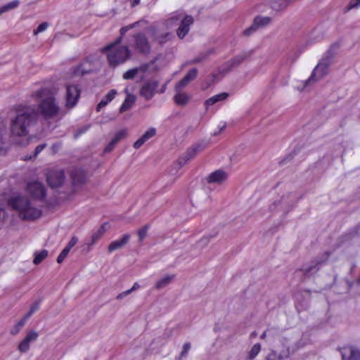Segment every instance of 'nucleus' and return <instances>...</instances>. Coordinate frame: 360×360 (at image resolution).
Segmentation results:
<instances>
[{
  "mask_svg": "<svg viewBox=\"0 0 360 360\" xmlns=\"http://www.w3.org/2000/svg\"><path fill=\"white\" fill-rule=\"evenodd\" d=\"M65 174L63 170H53L48 173L46 181L50 187H60L64 182Z\"/></svg>",
  "mask_w": 360,
  "mask_h": 360,
  "instance_id": "nucleus-10",
  "label": "nucleus"
},
{
  "mask_svg": "<svg viewBox=\"0 0 360 360\" xmlns=\"http://www.w3.org/2000/svg\"><path fill=\"white\" fill-rule=\"evenodd\" d=\"M271 19L269 17L257 16L254 19V22L257 28L264 27L270 23Z\"/></svg>",
  "mask_w": 360,
  "mask_h": 360,
  "instance_id": "nucleus-33",
  "label": "nucleus"
},
{
  "mask_svg": "<svg viewBox=\"0 0 360 360\" xmlns=\"http://www.w3.org/2000/svg\"><path fill=\"white\" fill-rule=\"evenodd\" d=\"M40 302V300H37L31 305L29 311L25 316L27 319H29L34 312H36L39 309Z\"/></svg>",
  "mask_w": 360,
  "mask_h": 360,
  "instance_id": "nucleus-41",
  "label": "nucleus"
},
{
  "mask_svg": "<svg viewBox=\"0 0 360 360\" xmlns=\"http://www.w3.org/2000/svg\"><path fill=\"white\" fill-rule=\"evenodd\" d=\"M38 338V333L35 331H30L27 333V335L25 336V338L23 339L26 342H27L29 344H30L31 342L35 341Z\"/></svg>",
  "mask_w": 360,
  "mask_h": 360,
  "instance_id": "nucleus-43",
  "label": "nucleus"
},
{
  "mask_svg": "<svg viewBox=\"0 0 360 360\" xmlns=\"http://www.w3.org/2000/svg\"><path fill=\"white\" fill-rule=\"evenodd\" d=\"M175 278V275H167L158 281L155 288L158 290L162 289L167 286Z\"/></svg>",
  "mask_w": 360,
  "mask_h": 360,
  "instance_id": "nucleus-31",
  "label": "nucleus"
},
{
  "mask_svg": "<svg viewBox=\"0 0 360 360\" xmlns=\"http://www.w3.org/2000/svg\"><path fill=\"white\" fill-rule=\"evenodd\" d=\"M108 223H103L99 229L92 234L91 237V241L88 243L89 245H94L97 240L104 234V233L107 231L108 228Z\"/></svg>",
  "mask_w": 360,
  "mask_h": 360,
  "instance_id": "nucleus-26",
  "label": "nucleus"
},
{
  "mask_svg": "<svg viewBox=\"0 0 360 360\" xmlns=\"http://www.w3.org/2000/svg\"><path fill=\"white\" fill-rule=\"evenodd\" d=\"M191 347V345L190 342L184 343L183 345L182 351L178 358V360H182L183 358L186 357Z\"/></svg>",
  "mask_w": 360,
  "mask_h": 360,
  "instance_id": "nucleus-42",
  "label": "nucleus"
},
{
  "mask_svg": "<svg viewBox=\"0 0 360 360\" xmlns=\"http://www.w3.org/2000/svg\"><path fill=\"white\" fill-rule=\"evenodd\" d=\"M80 89L78 85L71 84L66 86V106L73 108L77 103L80 96Z\"/></svg>",
  "mask_w": 360,
  "mask_h": 360,
  "instance_id": "nucleus-9",
  "label": "nucleus"
},
{
  "mask_svg": "<svg viewBox=\"0 0 360 360\" xmlns=\"http://www.w3.org/2000/svg\"><path fill=\"white\" fill-rule=\"evenodd\" d=\"M214 53L213 49H210L205 52L201 53L199 56L192 60L191 63L195 64L205 60L210 54Z\"/></svg>",
  "mask_w": 360,
  "mask_h": 360,
  "instance_id": "nucleus-36",
  "label": "nucleus"
},
{
  "mask_svg": "<svg viewBox=\"0 0 360 360\" xmlns=\"http://www.w3.org/2000/svg\"><path fill=\"white\" fill-rule=\"evenodd\" d=\"M30 349V344L25 340H22L18 345V349L20 352H26Z\"/></svg>",
  "mask_w": 360,
  "mask_h": 360,
  "instance_id": "nucleus-50",
  "label": "nucleus"
},
{
  "mask_svg": "<svg viewBox=\"0 0 360 360\" xmlns=\"http://www.w3.org/2000/svg\"><path fill=\"white\" fill-rule=\"evenodd\" d=\"M32 96L40 100V103L37 108L34 105H19L16 107L15 115L11 120L10 130L13 136H26L29 128L37 122L39 114L45 120H49L56 117L60 112V107L49 89H41L33 93Z\"/></svg>",
  "mask_w": 360,
  "mask_h": 360,
  "instance_id": "nucleus-1",
  "label": "nucleus"
},
{
  "mask_svg": "<svg viewBox=\"0 0 360 360\" xmlns=\"http://www.w3.org/2000/svg\"><path fill=\"white\" fill-rule=\"evenodd\" d=\"M27 192L33 199L43 201L46 196L44 186L39 181H32L27 185Z\"/></svg>",
  "mask_w": 360,
  "mask_h": 360,
  "instance_id": "nucleus-8",
  "label": "nucleus"
},
{
  "mask_svg": "<svg viewBox=\"0 0 360 360\" xmlns=\"http://www.w3.org/2000/svg\"><path fill=\"white\" fill-rule=\"evenodd\" d=\"M150 229V224H145L143 227L137 231L139 236V241L141 243L148 234V231Z\"/></svg>",
  "mask_w": 360,
  "mask_h": 360,
  "instance_id": "nucleus-38",
  "label": "nucleus"
},
{
  "mask_svg": "<svg viewBox=\"0 0 360 360\" xmlns=\"http://www.w3.org/2000/svg\"><path fill=\"white\" fill-rule=\"evenodd\" d=\"M140 1L141 0H132L131 1V6L134 7V6L138 5L140 3Z\"/></svg>",
  "mask_w": 360,
  "mask_h": 360,
  "instance_id": "nucleus-61",
  "label": "nucleus"
},
{
  "mask_svg": "<svg viewBox=\"0 0 360 360\" xmlns=\"http://www.w3.org/2000/svg\"><path fill=\"white\" fill-rule=\"evenodd\" d=\"M138 25L139 22H136L134 23L121 27V29L120 30V34L124 37L127 31L135 28Z\"/></svg>",
  "mask_w": 360,
  "mask_h": 360,
  "instance_id": "nucleus-45",
  "label": "nucleus"
},
{
  "mask_svg": "<svg viewBox=\"0 0 360 360\" xmlns=\"http://www.w3.org/2000/svg\"><path fill=\"white\" fill-rule=\"evenodd\" d=\"M176 94L174 96V101L175 103L178 105H186L191 97L188 94L184 92H181V91H175Z\"/></svg>",
  "mask_w": 360,
  "mask_h": 360,
  "instance_id": "nucleus-25",
  "label": "nucleus"
},
{
  "mask_svg": "<svg viewBox=\"0 0 360 360\" xmlns=\"http://www.w3.org/2000/svg\"><path fill=\"white\" fill-rule=\"evenodd\" d=\"M93 67L91 60L85 59L80 65L75 67L73 70L75 75L83 76L92 72Z\"/></svg>",
  "mask_w": 360,
  "mask_h": 360,
  "instance_id": "nucleus-20",
  "label": "nucleus"
},
{
  "mask_svg": "<svg viewBox=\"0 0 360 360\" xmlns=\"http://www.w3.org/2000/svg\"><path fill=\"white\" fill-rule=\"evenodd\" d=\"M266 338H269V333H266V330L261 335L260 338L264 340Z\"/></svg>",
  "mask_w": 360,
  "mask_h": 360,
  "instance_id": "nucleus-60",
  "label": "nucleus"
},
{
  "mask_svg": "<svg viewBox=\"0 0 360 360\" xmlns=\"http://www.w3.org/2000/svg\"><path fill=\"white\" fill-rule=\"evenodd\" d=\"M156 134V129L153 127L149 128L136 141L133 146L135 149L140 148L144 143Z\"/></svg>",
  "mask_w": 360,
  "mask_h": 360,
  "instance_id": "nucleus-22",
  "label": "nucleus"
},
{
  "mask_svg": "<svg viewBox=\"0 0 360 360\" xmlns=\"http://www.w3.org/2000/svg\"><path fill=\"white\" fill-rule=\"evenodd\" d=\"M20 4L19 0L12 1L0 7V15L5 12L9 11L12 9L17 8Z\"/></svg>",
  "mask_w": 360,
  "mask_h": 360,
  "instance_id": "nucleus-32",
  "label": "nucleus"
},
{
  "mask_svg": "<svg viewBox=\"0 0 360 360\" xmlns=\"http://www.w3.org/2000/svg\"><path fill=\"white\" fill-rule=\"evenodd\" d=\"M127 132L125 130H121L117 132L115 136L112 138V141L117 143L120 140L123 139L126 136Z\"/></svg>",
  "mask_w": 360,
  "mask_h": 360,
  "instance_id": "nucleus-46",
  "label": "nucleus"
},
{
  "mask_svg": "<svg viewBox=\"0 0 360 360\" xmlns=\"http://www.w3.org/2000/svg\"><path fill=\"white\" fill-rule=\"evenodd\" d=\"M194 20L191 15H185L181 20L179 27L176 30V34L181 39H184L190 30V26L193 23Z\"/></svg>",
  "mask_w": 360,
  "mask_h": 360,
  "instance_id": "nucleus-14",
  "label": "nucleus"
},
{
  "mask_svg": "<svg viewBox=\"0 0 360 360\" xmlns=\"http://www.w3.org/2000/svg\"><path fill=\"white\" fill-rule=\"evenodd\" d=\"M78 242V238L76 236H72L68 245H66V248H68L69 250H71Z\"/></svg>",
  "mask_w": 360,
  "mask_h": 360,
  "instance_id": "nucleus-52",
  "label": "nucleus"
},
{
  "mask_svg": "<svg viewBox=\"0 0 360 360\" xmlns=\"http://www.w3.org/2000/svg\"><path fill=\"white\" fill-rule=\"evenodd\" d=\"M48 256V251L46 250H43L39 252L34 253V258L33 259V263L35 265L39 264L44 259Z\"/></svg>",
  "mask_w": 360,
  "mask_h": 360,
  "instance_id": "nucleus-34",
  "label": "nucleus"
},
{
  "mask_svg": "<svg viewBox=\"0 0 360 360\" xmlns=\"http://www.w3.org/2000/svg\"><path fill=\"white\" fill-rule=\"evenodd\" d=\"M165 30H166L160 23H155L147 29L153 41L161 46L171 41L174 37L172 32Z\"/></svg>",
  "mask_w": 360,
  "mask_h": 360,
  "instance_id": "nucleus-5",
  "label": "nucleus"
},
{
  "mask_svg": "<svg viewBox=\"0 0 360 360\" xmlns=\"http://www.w3.org/2000/svg\"><path fill=\"white\" fill-rule=\"evenodd\" d=\"M6 214V212L4 208H0V221L2 219L5 218Z\"/></svg>",
  "mask_w": 360,
  "mask_h": 360,
  "instance_id": "nucleus-59",
  "label": "nucleus"
},
{
  "mask_svg": "<svg viewBox=\"0 0 360 360\" xmlns=\"http://www.w3.org/2000/svg\"><path fill=\"white\" fill-rule=\"evenodd\" d=\"M139 288H140L139 284L138 283H134V285H133L132 288H130L129 290H127L129 291V294H130V293H131L132 292H134V290H136L139 289Z\"/></svg>",
  "mask_w": 360,
  "mask_h": 360,
  "instance_id": "nucleus-57",
  "label": "nucleus"
},
{
  "mask_svg": "<svg viewBox=\"0 0 360 360\" xmlns=\"http://www.w3.org/2000/svg\"><path fill=\"white\" fill-rule=\"evenodd\" d=\"M356 3L354 4L352 1L350 2L349 9L356 8L359 6H360V0H356Z\"/></svg>",
  "mask_w": 360,
  "mask_h": 360,
  "instance_id": "nucleus-58",
  "label": "nucleus"
},
{
  "mask_svg": "<svg viewBox=\"0 0 360 360\" xmlns=\"http://www.w3.org/2000/svg\"><path fill=\"white\" fill-rule=\"evenodd\" d=\"M102 52L106 53L109 65L113 68L124 64L131 57V51L127 45L117 47L112 46L110 49L103 47Z\"/></svg>",
  "mask_w": 360,
  "mask_h": 360,
  "instance_id": "nucleus-3",
  "label": "nucleus"
},
{
  "mask_svg": "<svg viewBox=\"0 0 360 360\" xmlns=\"http://www.w3.org/2000/svg\"><path fill=\"white\" fill-rule=\"evenodd\" d=\"M27 319L25 316L22 317L11 330V334L12 335H17L20 332L21 328L25 326Z\"/></svg>",
  "mask_w": 360,
  "mask_h": 360,
  "instance_id": "nucleus-35",
  "label": "nucleus"
},
{
  "mask_svg": "<svg viewBox=\"0 0 360 360\" xmlns=\"http://www.w3.org/2000/svg\"><path fill=\"white\" fill-rule=\"evenodd\" d=\"M129 295V292L128 290H126V291H124L120 294H118L116 297V299L117 300H122L123 297H124L125 296Z\"/></svg>",
  "mask_w": 360,
  "mask_h": 360,
  "instance_id": "nucleus-56",
  "label": "nucleus"
},
{
  "mask_svg": "<svg viewBox=\"0 0 360 360\" xmlns=\"http://www.w3.org/2000/svg\"><path fill=\"white\" fill-rule=\"evenodd\" d=\"M198 70L195 68L191 69L176 84L175 91H182L188 83L196 78Z\"/></svg>",
  "mask_w": 360,
  "mask_h": 360,
  "instance_id": "nucleus-18",
  "label": "nucleus"
},
{
  "mask_svg": "<svg viewBox=\"0 0 360 360\" xmlns=\"http://www.w3.org/2000/svg\"><path fill=\"white\" fill-rule=\"evenodd\" d=\"M116 144L117 143L115 142H114L112 140H111V141L104 148V150H103L104 153H108L111 152L114 149Z\"/></svg>",
  "mask_w": 360,
  "mask_h": 360,
  "instance_id": "nucleus-53",
  "label": "nucleus"
},
{
  "mask_svg": "<svg viewBox=\"0 0 360 360\" xmlns=\"http://www.w3.org/2000/svg\"><path fill=\"white\" fill-rule=\"evenodd\" d=\"M165 85L162 86V89L160 91V93H163L165 91Z\"/></svg>",
  "mask_w": 360,
  "mask_h": 360,
  "instance_id": "nucleus-63",
  "label": "nucleus"
},
{
  "mask_svg": "<svg viewBox=\"0 0 360 360\" xmlns=\"http://www.w3.org/2000/svg\"><path fill=\"white\" fill-rule=\"evenodd\" d=\"M342 360H360V349L353 346H345L340 349Z\"/></svg>",
  "mask_w": 360,
  "mask_h": 360,
  "instance_id": "nucleus-15",
  "label": "nucleus"
},
{
  "mask_svg": "<svg viewBox=\"0 0 360 360\" xmlns=\"http://www.w3.org/2000/svg\"><path fill=\"white\" fill-rule=\"evenodd\" d=\"M123 37H124L123 36L120 34V36L113 42L109 44L108 45L105 46V47H106V49H110V48H112V46H113V47L124 46V45H121V43L123 40Z\"/></svg>",
  "mask_w": 360,
  "mask_h": 360,
  "instance_id": "nucleus-44",
  "label": "nucleus"
},
{
  "mask_svg": "<svg viewBox=\"0 0 360 360\" xmlns=\"http://www.w3.org/2000/svg\"><path fill=\"white\" fill-rule=\"evenodd\" d=\"M61 146H62V144L60 142L56 143L53 144L51 146L53 153H56L58 151V150L60 148Z\"/></svg>",
  "mask_w": 360,
  "mask_h": 360,
  "instance_id": "nucleus-54",
  "label": "nucleus"
},
{
  "mask_svg": "<svg viewBox=\"0 0 360 360\" xmlns=\"http://www.w3.org/2000/svg\"><path fill=\"white\" fill-rule=\"evenodd\" d=\"M158 86L159 82L157 80L147 81L141 88L140 95L146 100L149 101L158 92L157 89Z\"/></svg>",
  "mask_w": 360,
  "mask_h": 360,
  "instance_id": "nucleus-11",
  "label": "nucleus"
},
{
  "mask_svg": "<svg viewBox=\"0 0 360 360\" xmlns=\"http://www.w3.org/2000/svg\"><path fill=\"white\" fill-rule=\"evenodd\" d=\"M330 252L326 251L323 254L324 259H316L311 261L309 264L302 266L298 271H301L304 277H310L316 274L319 270L322 264H323L330 257Z\"/></svg>",
  "mask_w": 360,
  "mask_h": 360,
  "instance_id": "nucleus-7",
  "label": "nucleus"
},
{
  "mask_svg": "<svg viewBox=\"0 0 360 360\" xmlns=\"http://www.w3.org/2000/svg\"><path fill=\"white\" fill-rule=\"evenodd\" d=\"M261 350V345L257 343L252 346L250 351L248 353V359L250 360L254 359Z\"/></svg>",
  "mask_w": 360,
  "mask_h": 360,
  "instance_id": "nucleus-37",
  "label": "nucleus"
},
{
  "mask_svg": "<svg viewBox=\"0 0 360 360\" xmlns=\"http://www.w3.org/2000/svg\"><path fill=\"white\" fill-rule=\"evenodd\" d=\"M282 330L278 327H270L266 329V333H269V339L271 341H274L276 338H278L279 342H281L282 338H285L284 336H282Z\"/></svg>",
  "mask_w": 360,
  "mask_h": 360,
  "instance_id": "nucleus-28",
  "label": "nucleus"
},
{
  "mask_svg": "<svg viewBox=\"0 0 360 360\" xmlns=\"http://www.w3.org/2000/svg\"><path fill=\"white\" fill-rule=\"evenodd\" d=\"M226 127V125L224 124L223 127H221V128L220 129L219 131V132H214V136H217L218 135L221 131H223Z\"/></svg>",
  "mask_w": 360,
  "mask_h": 360,
  "instance_id": "nucleus-62",
  "label": "nucleus"
},
{
  "mask_svg": "<svg viewBox=\"0 0 360 360\" xmlns=\"http://www.w3.org/2000/svg\"><path fill=\"white\" fill-rule=\"evenodd\" d=\"M228 177V174L226 172L222 169H217L207 177V181L209 184H221L224 182Z\"/></svg>",
  "mask_w": 360,
  "mask_h": 360,
  "instance_id": "nucleus-19",
  "label": "nucleus"
},
{
  "mask_svg": "<svg viewBox=\"0 0 360 360\" xmlns=\"http://www.w3.org/2000/svg\"><path fill=\"white\" fill-rule=\"evenodd\" d=\"M257 30H258V28H257V25H255V22L253 21L252 25L243 31V34L245 36L248 37V36L251 35L252 33H254Z\"/></svg>",
  "mask_w": 360,
  "mask_h": 360,
  "instance_id": "nucleus-48",
  "label": "nucleus"
},
{
  "mask_svg": "<svg viewBox=\"0 0 360 360\" xmlns=\"http://www.w3.org/2000/svg\"><path fill=\"white\" fill-rule=\"evenodd\" d=\"M46 147V143H42V144H39L38 145L36 148H35V150H34V155H33V157L34 158H36L37 156V155L41 153L45 148Z\"/></svg>",
  "mask_w": 360,
  "mask_h": 360,
  "instance_id": "nucleus-51",
  "label": "nucleus"
},
{
  "mask_svg": "<svg viewBox=\"0 0 360 360\" xmlns=\"http://www.w3.org/2000/svg\"><path fill=\"white\" fill-rule=\"evenodd\" d=\"M252 53V50L243 51L232 58L230 60L234 68H236V67H238L243 61L250 58Z\"/></svg>",
  "mask_w": 360,
  "mask_h": 360,
  "instance_id": "nucleus-23",
  "label": "nucleus"
},
{
  "mask_svg": "<svg viewBox=\"0 0 360 360\" xmlns=\"http://www.w3.org/2000/svg\"><path fill=\"white\" fill-rule=\"evenodd\" d=\"M70 251V250H69L68 248H65L62 252L60 253V255H58V258H57V262L58 264H60L63 262V260L65 259V258L67 257V255H68L69 252Z\"/></svg>",
  "mask_w": 360,
  "mask_h": 360,
  "instance_id": "nucleus-47",
  "label": "nucleus"
},
{
  "mask_svg": "<svg viewBox=\"0 0 360 360\" xmlns=\"http://www.w3.org/2000/svg\"><path fill=\"white\" fill-rule=\"evenodd\" d=\"M135 101L136 96L133 94H128L124 101L123 102L120 108V112L122 113L130 109L132 105L134 103Z\"/></svg>",
  "mask_w": 360,
  "mask_h": 360,
  "instance_id": "nucleus-30",
  "label": "nucleus"
},
{
  "mask_svg": "<svg viewBox=\"0 0 360 360\" xmlns=\"http://www.w3.org/2000/svg\"><path fill=\"white\" fill-rule=\"evenodd\" d=\"M183 14L181 12L176 11L169 15V16L162 20L160 24L167 30L176 26L181 19Z\"/></svg>",
  "mask_w": 360,
  "mask_h": 360,
  "instance_id": "nucleus-17",
  "label": "nucleus"
},
{
  "mask_svg": "<svg viewBox=\"0 0 360 360\" xmlns=\"http://www.w3.org/2000/svg\"><path fill=\"white\" fill-rule=\"evenodd\" d=\"M117 94V91L115 89H111L100 101L96 106V111L99 112L103 108L106 106Z\"/></svg>",
  "mask_w": 360,
  "mask_h": 360,
  "instance_id": "nucleus-24",
  "label": "nucleus"
},
{
  "mask_svg": "<svg viewBox=\"0 0 360 360\" xmlns=\"http://www.w3.org/2000/svg\"><path fill=\"white\" fill-rule=\"evenodd\" d=\"M234 67L233 66L231 60H228L226 63H224L221 68H219V73L222 74L223 75H225L230 71H231Z\"/></svg>",
  "mask_w": 360,
  "mask_h": 360,
  "instance_id": "nucleus-39",
  "label": "nucleus"
},
{
  "mask_svg": "<svg viewBox=\"0 0 360 360\" xmlns=\"http://www.w3.org/2000/svg\"><path fill=\"white\" fill-rule=\"evenodd\" d=\"M132 47L139 54L148 55L151 51V44L146 36L143 32H139L132 37Z\"/></svg>",
  "mask_w": 360,
  "mask_h": 360,
  "instance_id": "nucleus-6",
  "label": "nucleus"
},
{
  "mask_svg": "<svg viewBox=\"0 0 360 360\" xmlns=\"http://www.w3.org/2000/svg\"><path fill=\"white\" fill-rule=\"evenodd\" d=\"M88 129V127H82V128H79L75 133V137L77 138L79 136H80L82 134L84 133Z\"/></svg>",
  "mask_w": 360,
  "mask_h": 360,
  "instance_id": "nucleus-55",
  "label": "nucleus"
},
{
  "mask_svg": "<svg viewBox=\"0 0 360 360\" xmlns=\"http://www.w3.org/2000/svg\"><path fill=\"white\" fill-rule=\"evenodd\" d=\"M296 0H271V6L276 11L285 9L290 3Z\"/></svg>",
  "mask_w": 360,
  "mask_h": 360,
  "instance_id": "nucleus-27",
  "label": "nucleus"
},
{
  "mask_svg": "<svg viewBox=\"0 0 360 360\" xmlns=\"http://www.w3.org/2000/svg\"><path fill=\"white\" fill-rule=\"evenodd\" d=\"M282 349L278 353L272 350L266 357V360H283L288 359L290 354L295 352L301 346L298 342H291L288 338H282L281 340Z\"/></svg>",
  "mask_w": 360,
  "mask_h": 360,
  "instance_id": "nucleus-4",
  "label": "nucleus"
},
{
  "mask_svg": "<svg viewBox=\"0 0 360 360\" xmlns=\"http://www.w3.org/2000/svg\"><path fill=\"white\" fill-rule=\"evenodd\" d=\"M139 71V69L138 68L130 69L123 74V76H122L123 79H134L136 77V75L138 74Z\"/></svg>",
  "mask_w": 360,
  "mask_h": 360,
  "instance_id": "nucleus-40",
  "label": "nucleus"
},
{
  "mask_svg": "<svg viewBox=\"0 0 360 360\" xmlns=\"http://www.w3.org/2000/svg\"><path fill=\"white\" fill-rule=\"evenodd\" d=\"M229 94L223 92L217 95H214L212 96L211 98H208L205 101V104L207 107H209L210 105H212L215 103H217L219 101H225L229 97Z\"/></svg>",
  "mask_w": 360,
  "mask_h": 360,
  "instance_id": "nucleus-29",
  "label": "nucleus"
},
{
  "mask_svg": "<svg viewBox=\"0 0 360 360\" xmlns=\"http://www.w3.org/2000/svg\"><path fill=\"white\" fill-rule=\"evenodd\" d=\"M329 63L328 62H321L314 68L311 77L306 81V84H308L311 81H314V77H316V79H320L323 77L328 73V69Z\"/></svg>",
  "mask_w": 360,
  "mask_h": 360,
  "instance_id": "nucleus-16",
  "label": "nucleus"
},
{
  "mask_svg": "<svg viewBox=\"0 0 360 360\" xmlns=\"http://www.w3.org/2000/svg\"><path fill=\"white\" fill-rule=\"evenodd\" d=\"M70 176L75 186L84 184L87 180V174L82 168L75 167L70 172Z\"/></svg>",
  "mask_w": 360,
  "mask_h": 360,
  "instance_id": "nucleus-13",
  "label": "nucleus"
},
{
  "mask_svg": "<svg viewBox=\"0 0 360 360\" xmlns=\"http://www.w3.org/2000/svg\"><path fill=\"white\" fill-rule=\"evenodd\" d=\"M49 26V24L46 22H44L41 23L37 29L33 31L34 35H37L39 32L45 31Z\"/></svg>",
  "mask_w": 360,
  "mask_h": 360,
  "instance_id": "nucleus-49",
  "label": "nucleus"
},
{
  "mask_svg": "<svg viewBox=\"0 0 360 360\" xmlns=\"http://www.w3.org/2000/svg\"><path fill=\"white\" fill-rule=\"evenodd\" d=\"M355 266H356V264H352V268H351V271H353V269H354Z\"/></svg>",
  "mask_w": 360,
  "mask_h": 360,
  "instance_id": "nucleus-64",
  "label": "nucleus"
},
{
  "mask_svg": "<svg viewBox=\"0 0 360 360\" xmlns=\"http://www.w3.org/2000/svg\"><path fill=\"white\" fill-rule=\"evenodd\" d=\"M8 205L18 212L19 217L24 220H34L41 215L39 209L32 206L30 200L22 195H16L10 198Z\"/></svg>",
  "mask_w": 360,
  "mask_h": 360,
  "instance_id": "nucleus-2",
  "label": "nucleus"
},
{
  "mask_svg": "<svg viewBox=\"0 0 360 360\" xmlns=\"http://www.w3.org/2000/svg\"><path fill=\"white\" fill-rule=\"evenodd\" d=\"M130 238L131 235L129 233H125L122 236V238L111 242L108 247V252H112L115 250L122 249L129 243Z\"/></svg>",
  "mask_w": 360,
  "mask_h": 360,
  "instance_id": "nucleus-21",
  "label": "nucleus"
},
{
  "mask_svg": "<svg viewBox=\"0 0 360 360\" xmlns=\"http://www.w3.org/2000/svg\"><path fill=\"white\" fill-rule=\"evenodd\" d=\"M205 148L202 144H196L187 149V150L179 158L178 163L180 167L184 166L188 160L193 158L199 152Z\"/></svg>",
  "mask_w": 360,
  "mask_h": 360,
  "instance_id": "nucleus-12",
  "label": "nucleus"
}]
</instances>
